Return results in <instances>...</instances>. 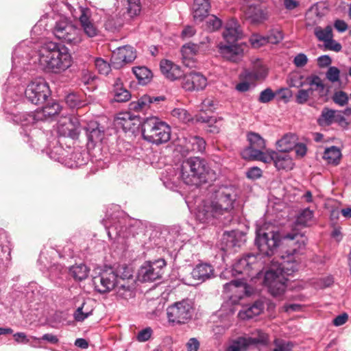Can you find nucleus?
I'll list each match as a JSON object with an SVG mask.
<instances>
[{
  "label": "nucleus",
  "mask_w": 351,
  "mask_h": 351,
  "mask_svg": "<svg viewBox=\"0 0 351 351\" xmlns=\"http://www.w3.org/2000/svg\"><path fill=\"white\" fill-rule=\"evenodd\" d=\"M116 288L117 297L119 299L128 300L135 296L136 282L130 278L128 281H118Z\"/></svg>",
  "instance_id": "25"
},
{
  "label": "nucleus",
  "mask_w": 351,
  "mask_h": 351,
  "mask_svg": "<svg viewBox=\"0 0 351 351\" xmlns=\"http://www.w3.org/2000/svg\"><path fill=\"white\" fill-rule=\"evenodd\" d=\"M193 306L189 300H183L169 306L167 309L168 320L173 324H182L190 320L193 315Z\"/></svg>",
  "instance_id": "11"
},
{
  "label": "nucleus",
  "mask_w": 351,
  "mask_h": 351,
  "mask_svg": "<svg viewBox=\"0 0 351 351\" xmlns=\"http://www.w3.org/2000/svg\"><path fill=\"white\" fill-rule=\"evenodd\" d=\"M206 141L197 136H189L183 138L180 144V152L182 154H189L191 152L202 153L206 149Z\"/></svg>",
  "instance_id": "19"
},
{
  "label": "nucleus",
  "mask_w": 351,
  "mask_h": 351,
  "mask_svg": "<svg viewBox=\"0 0 351 351\" xmlns=\"http://www.w3.org/2000/svg\"><path fill=\"white\" fill-rule=\"evenodd\" d=\"M263 150V149H261L258 152H254V154L250 156V158H246L245 160H260L265 163H270L271 162H274V154H276V152L269 150L264 152Z\"/></svg>",
  "instance_id": "43"
},
{
  "label": "nucleus",
  "mask_w": 351,
  "mask_h": 351,
  "mask_svg": "<svg viewBox=\"0 0 351 351\" xmlns=\"http://www.w3.org/2000/svg\"><path fill=\"white\" fill-rule=\"evenodd\" d=\"M182 87L186 91H198L204 89L207 84V79L199 72L191 71L183 73L180 78Z\"/></svg>",
  "instance_id": "17"
},
{
  "label": "nucleus",
  "mask_w": 351,
  "mask_h": 351,
  "mask_svg": "<svg viewBox=\"0 0 351 351\" xmlns=\"http://www.w3.org/2000/svg\"><path fill=\"white\" fill-rule=\"evenodd\" d=\"M210 8L209 0H194L193 16L196 23L202 22L208 14Z\"/></svg>",
  "instance_id": "31"
},
{
  "label": "nucleus",
  "mask_w": 351,
  "mask_h": 351,
  "mask_svg": "<svg viewBox=\"0 0 351 351\" xmlns=\"http://www.w3.org/2000/svg\"><path fill=\"white\" fill-rule=\"evenodd\" d=\"M153 103V99L149 95H143L136 103H132L131 108L135 110H143L149 108L150 104Z\"/></svg>",
  "instance_id": "53"
},
{
  "label": "nucleus",
  "mask_w": 351,
  "mask_h": 351,
  "mask_svg": "<svg viewBox=\"0 0 351 351\" xmlns=\"http://www.w3.org/2000/svg\"><path fill=\"white\" fill-rule=\"evenodd\" d=\"M275 97V93L271 88H266L261 92L258 101L261 103H267L271 101Z\"/></svg>",
  "instance_id": "63"
},
{
  "label": "nucleus",
  "mask_w": 351,
  "mask_h": 351,
  "mask_svg": "<svg viewBox=\"0 0 351 351\" xmlns=\"http://www.w3.org/2000/svg\"><path fill=\"white\" fill-rule=\"evenodd\" d=\"M255 239L261 254L269 256L274 254L280 245L289 247L285 251L288 255L295 253L298 249L306 245V238L300 233L293 232L281 237L273 226L264 224L256 231Z\"/></svg>",
  "instance_id": "1"
},
{
  "label": "nucleus",
  "mask_w": 351,
  "mask_h": 351,
  "mask_svg": "<svg viewBox=\"0 0 351 351\" xmlns=\"http://www.w3.org/2000/svg\"><path fill=\"white\" fill-rule=\"evenodd\" d=\"M128 12L131 16L137 15L141 11L140 0H127Z\"/></svg>",
  "instance_id": "61"
},
{
  "label": "nucleus",
  "mask_w": 351,
  "mask_h": 351,
  "mask_svg": "<svg viewBox=\"0 0 351 351\" xmlns=\"http://www.w3.org/2000/svg\"><path fill=\"white\" fill-rule=\"evenodd\" d=\"M305 245L298 249L295 253L288 255L287 260L282 263L272 262L269 269L265 271L264 282L268 287L269 291L274 296L282 295L287 287V276L291 275L298 269V264L291 256L300 252Z\"/></svg>",
  "instance_id": "5"
},
{
  "label": "nucleus",
  "mask_w": 351,
  "mask_h": 351,
  "mask_svg": "<svg viewBox=\"0 0 351 351\" xmlns=\"http://www.w3.org/2000/svg\"><path fill=\"white\" fill-rule=\"evenodd\" d=\"M264 309V304L261 300L256 301L253 304L243 307L239 313L242 319H252L260 315Z\"/></svg>",
  "instance_id": "34"
},
{
  "label": "nucleus",
  "mask_w": 351,
  "mask_h": 351,
  "mask_svg": "<svg viewBox=\"0 0 351 351\" xmlns=\"http://www.w3.org/2000/svg\"><path fill=\"white\" fill-rule=\"evenodd\" d=\"M247 140L250 145L241 152V156L244 159L250 158L254 152L265 148V140L257 133L250 132L247 134Z\"/></svg>",
  "instance_id": "23"
},
{
  "label": "nucleus",
  "mask_w": 351,
  "mask_h": 351,
  "mask_svg": "<svg viewBox=\"0 0 351 351\" xmlns=\"http://www.w3.org/2000/svg\"><path fill=\"white\" fill-rule=\"evenodd\" d=\"M335 110L324 108L320 117L318 119V123L320 125H329L334 123Z\"/></svg>",
  "instance_id": "51"
},
{
  "label": "nucleus",
  "mask_w": 351,
  "mask_h": 351,
  "mask_svg": "<svg viewBox=\"0 0 351 351\" xmlns=\"http://www.w3.org/2000/svg\"><path fill=\"white\" fill-rule=\"evenodd\" d=\"M166 262L160 258L145 262L139 269L138 278L141 282H153L161 278Z\"/></svg>",
  "instance_id": "14"
},
{
  "label": "nucleus",
  "mask_w": 351,
  "mask_h": 351,
  "mask_svg": "<svg viewBox=\"0 0 351 351\" xmlns=\"http://www.w3.org/2000/svg\"><path fill=\"white\" fill-rule=\"evenodd\" d=\"M95 65L98 72L102 75H108L111 69L110 64L101 58L95 59Z\"/></svg>",
  "instance_id": "56"
},
{
  "label": "nucleus",
  "mask_w": 351,
  "mask_h": 351,
  "mask_svg": "<svg viewBox=\"0 0 351 351\" xmlns=\"http://www.w3.org/2000/svg\"><path fill=\"white\" fill-rule=\"evenodd\" d=\"M25 46V43H20L14 49L12 56V65L14 68L18 66L20 63V59L23 58V49Z\"/></svg>",
  "instance_id": "60"
},
{
  "label": "nucleus",
  "mask_w": 351,
  "mask_h": 351,
  "mask_svg": "<svg viewBox=\"0 0 351 351\" xmlns=\"http://www.w3.org/2000/svg\"><path fill=\"white\" fill-rule=\"evenodd\" d=\"M117 282V276L111 267L101 269L98 274L93 278L95 289L100 293L110 292L115 288Z\"/></svg>",
  "instance_id": "12"
},
{
  "label": "nucleus",
  "mask_w": 351,
  "mask_h": 351,
  "mask_svg": "<svg viewBox=\"0 0 351 351\" xmlns=\"http://www.w3.org/2000/svg\"><path fill=\"white\" fill-rule=\"evenodd\" d=\"M171 114L183 123H187L191 120V116L183 108H175L172 110Z\"/></svg>",
  "instance_id": "57"
},
{
  "label": "nucleus",
  "mask_w": 351,
  "mask_h": 351,
  "mask_svg": "<svg viewBox=\"0 0 351 351\" xmlns=\"http://www.w3.org/2000/svg\"><path fill=\"white\" fill-rule=\"evenodd\" d=\"M79 17L80 25L84 33L89 38H93L98 35L99 29L96 24L90 18V12L88 9H81Z\"/></svg>",
  "instance_id": "24"
},
{
  "label": "nucleus",
  "mask_w": 351,
  "mask_h": 351,
  "mask_svg": "<svg viewBox=\"0 0 351 351\" xmlns=\"http://www.w3.org/2000/svg\"><path fill=\"white\" fill-rule=\"evenodd\" d=\"M71 275L77 280H82L88 277L89 269L84 264H79L72 266L70 269Z\"/></svg>",
  "instance_id": "44"
},
{
  "label": "nucleus",
  "mask_w": 351,
  "mask_h": 351,
  "mask_svg": "<svg viewBox=\"0 0 351 351\" xmlns=\"http://www.w3.org/2000/svg\"><path fill=\"white\" fill-rule=\"evenodd\" d=\"M313 218V211L308 208H306L298 215L295 220L296 226L302 227L308 226L312 224Z\"/></svg>",
  "instance_id": "45"
},
{
  "label": "nucleus",
  "mask_w": 351,
  "mask_h": 351,
  "mask_svg": "<svg viewBox=\"0 0 351 351\" xmlns=\"http://www.w3.org/2000/svg\"><path fill=\"white\" fill-rule=\"evenodd\" d=\"M315 34L319 40L326 43L332 37V27L330 26H327L324 29L316 27Z\"/></svg>",
  "instance_id": "54"
},
{
  "label": "nucleus",
  "mask_w": 351,
  "mask_h": 351,
  "mask_svg": "<svg viewBox=\"0 0 351 351\" xmlns=\"http://www.w3.org/2000/svg\"><path fill=\"white\" fill-rule=\"evenodd\" d=\"M306 82L307 83L304 75L299 72H293L291 73L288 77V83L291 87L300 88L302 87Z\"/></svg>",
  "instance_id": "50"
},
{
  "label": "nucleus",
  "mask_w": 351,
  "mask_h": 351,
  "mask_svg": "<svg viewBox=\"0 0 351 351\" xmlns=\"http://www.w3.org/2000/svg\"><path fill=\"white\" fill-rule=\"evenodd\" d=\"M341 157V153L339 148L332 146L326 149L323 158L326 162L332 165L339 164Z\"/></svg>",
  "instance_id": "42"
},
{
  "label": "nucleus",
  "mask_w": 351,
  "mask_h": 351,
  "mask_svg": "<svg viewBox=\"0 0 351 351\" xmlns=\"http://www.w3.org/2000/svg\"><path fill=\"white\" fill-rule=\"evenodd\" d=\"M108 237L110 239H119L128 237V234L126 232L127 228L122 226L121 221L118 223H114L110 226H108L107 221L104 224Z\"/></svg>",
  "instance_id": "37"
},
{
  "label": "nucleus",
  "mask_w": 351,
  "mask_h": 351,
  "mask_svg": "<svg viewBox=\"0 0 351 351\" xmlns=\"http://www.w3.org/2000/svg\"><path fill=\"white\" fill-rule=\"evenodd\" d=\"M237 197V190L232 185H223L213 191L210 197L201 202L197 207L195 218L203 223L230 211Z\"/></svg>",
  "instance_id": "2"
},
{
  "label": "nucleus",
  "mask_w": 351,
  "mask_h": 351,
  "mask_svg": "<svg viewBox=\"0 0 351 351\" xmlns=\"http://www.w3.org/2000/svg\"><path fill=\"white\" fill-rule=\"evenodd\" d=\"M53 32L58 39L70 45H78L83 40L81 29L67 19L57 21Z\"/></svg>",
  "instance_id": "7"
},
{
  "label": "nucleus",
  "mask_w": 351,
  "mask_h": 351,
  "mask_svg": "<svg viewBox=\"0 0 351 351\" xmlns=\"http://www.w3.org/2000/svg\"><path fill=\"white\" fill-rule=\"evenodd\" d=\"M71 160L73 159V161H65V165L70 168H76L86 164V161L82 157L81 153H73L71 155Z\"/></svg>",
  "instance_id": "55"
},
{
  "label": "nucleus",
  "mask_w": 351,
  "mask_h": 351,
  "mask_svg": "<svg viewBox=\"0 0 351 351\" xmlns=\"http://www.w3.org/2000/svg\"><path fill=\"white\" fill-rule=\"evenodd\" d=\"M267 341L268 335L258 330L252 336L241 337L233 341L226 351H247L252 346L265 344Z\"/></svg>",
  "instance_id": "13"
},
{
  "label": "nucleus",
  "mask_w": 351,
  "mask_h": 351,
  "mask_svg": "<svg viewBox=\"0 0 351 351\" xmlns=\"http://www.w3.org/2000/svg\"><path fill=\"white\" fill-rule=\"evenodd\" d=\"M267 75V69L263 62L260 60H257L253 62L252 66L249 69H245L242 73V76L245 80L252 82L264 80Z\"/></svg>",
  "instance_id": "22"
},
{
  "label": "nucleus",
  "mask_w": 351,
  "mask_h": 351,
  "mask_svg": "<svg viewBox=\"0 0 351 351\" xmlns=\"http://www.w3.org/2000/svg\"><path fill=\"white\" fill-rule=\"evenodd\" d=\"M243 10L252 23L258 24L267 19L266 5L262 0H245Z\"/></svg>",
  "instance_id": "15"
},
{
  "label": "nucleus",
  "mask_w": 351,
  "mask_h": 351,
  "mask_svg": "<svg viewBox=\"0 0 351 351\" xmlns=\"http://www.w3.org/2000/svg\"><path fill=\"white\" fill-rule=\"evenodd\" d=\"M216 102L211 98L205 99L201 104V110L204 112H213L215 109Z\"/></svg>",
  "instance_id": "64"
},
{
  "label": "nucleus",
  "mask_w": 351,
  "mask_h": 351,
  "mask_svg": "<svg viewBox=\"0 0 351 351\" xmlns=\"http://www.w3.org/2000/svg\"><path fill=\"white\" fill-rule=\"evenodd\" d=\"M38 110L29 113H23L19 116V121L23 127L33 125L40 120V118L37 117Z\"/></svg>",
  "instance_id": "47"
},
{
  "label": "nucleus",
  "mask_w": 351,
  "mask_h": 351,
  "mask_svg": "<svg viewBox=\"0 0 351 351\" xmlns=\"http://www.w3.org/2000/svg\"><path fill=\"white\" fill-rule=\"evenodd\" d=\"M88 144L92 143L95 145L96 143L101 141L104 137V131L101 130L96 122L88 124L86 128Z\"/></svg>",
  "instance_id": "38"
},
{
  "label": "nucleus",
  "mask_w": 351,
  "mask_h": 351,
  "mask_svg": "<svg viewBox=\"0 0 351 351\" xmlns=\"http://www.w3.org/2000/svg\"><path fill=\"white\" fill-rule=\"evenodd\" d=\"M296 136L293 134H287L277 141V149L280 152H288L295 145Z\"/></svg>",
  "instance_id": "41"
},
{
  "label": "nucleus",
  "mask_w": 351,
  "mask_h": 351,
  "mask_svg": "<svg viewBox=\"0 0 351 351\" xmlns=\"http://www.w3.org/2000/svg\"><path fill=\"white\" fill-rule=\"evenodd\" d=\"M260 255L247 254L238 260L233 265L232 274H243L247 278L258 276L261 272L262 262Z\"/></svg>",
  "instance_id": "8"
},
{
  "label": "nucleus",
  "mask_w": 351,
  "mask_h": 351,
  "mask_svg": "<svg viewBox=\"0 0 351 351\" xmlns=\"http://www.w3.org/2000/svg\"><path fill=\"white\" fill-rule=\"evenodd\" d=\"M143 138L153 144L160 145L170 140L171 128L156 117L147 118L142 125Z\"/></svg>",
  "instance_id": "6"
},
{
  "label": "nucleus",
  "mask_w": 351,
  "mask_h": 351,
  "mask_svg": "<svg viewBox=\"0 0 351 351\" xmlns=\"http://www.w3.org/2000/svg\"><path fill=\"white\" fill-rule=\"evenodd\" d=\"M85 302L82 304V305L77 308L75 312L74 313V318L77 322L84 321L86 318H87L91 314V310L84 309L85 308Z\"/></svg>",
  "instance_id": "58"
},
{
  "label": "nucleus",
  "mask_w": 351,
  "mask_h": 351,
  "mask_svg": "<svg viewBox=\"0 0 351 351\" xmlns=\"http://www.w3.org/2000/svg\"><path fill=\"white\" fill-rule=\"evenodd\" d=\"M234 313V310L230 307L227 308L226 305H223L221 309L217 313V316L220 319L221 324V325L216 326V329H217L219 332L224 330L230 326L231 317Z\"/></svg>",
  "instance_id": "36"
},
{
  "label": "nucleus",
  "mask_w": 351,
  "mask_h": 351,
  "mask_svg": "<svg viewBox=\"0 0 351 351\" xmlns=\"http://www.w3.org/2000/svg\"><path fill=\"white\" fill-rule=\"evenodd\" d=\"M115 274L117 276V281H128L130 278L136 280L133 275L132 270L125 265L119 266L115 271Z\"/></svg>",
  "instance_id": "49"
},
{
  "label": "nucleus",
  "mask_w": 351,
  "mask_h": 351,
  "mask_svg": "<svg viewBox=\"0 0 351 351\" xmlns=\"http://www.w3.org/2000/svg\"><path fill=\"white\" fill-rule=\"evenodd\" d=\"M307 84L309 85L308 88H300L295 95V102L298 104H304L309 100H314L317 97V94L322 95L324 90V84L322 79L313 75L306 77Z\"/></svg>",
  "instance_id": "9"
},
{
  "label": "nucleus",
  "mask_w": 351,
  "mask_h": 351,
  "mask_svg": "<svg viewBox=\"0 0 351 351\" xmlns=\"http://www.w3.org/2000/svg\"><path fill=\"white\" fill-rule=\"evenodd\" d=\"M242 36V31L237 21L231 19L228 21L223 32V37L228 43H234Z\"/></svg>",
  "instance_id": "29"
},
{
  "label": "nucleus",
  "mask_w": 351,
  "mask_h": 351,
  "mask_svg": "<svg viewBox=\"0 0 351 351\" xmlns=\"http://www.w3.org/2000/svg\"><path fill=\"white\" fill-rule=\"evenodd\" d=\"M132 71L140 84H146L152 77V72L147 67H134Z\"/></svg>",
  "instance_id": "46"
},
{
  "label": "nucleus",
  "mask_w": 351,
  "mask_h": 351,
  "mask_svg": "<svg viewBox=\"0 0 351 351\" xmlns=\"http://www.w3.org/2000/svg\"><path fill=\"white\" fill-rule=\"evenodd\" d=\"M199 50V45L194 43H186L182 47V61L189 68H195L197 65L195 56Z\"/></svg>",
  "instance_id": "27"
},
{
  "label": "nucleus",
  "mask_w": 351,
  "mask_h": 351,
  "mask_svg": "<svg viewBox=\"0 0 351 351\" xmlns=\"http://www.w3.org/2000/svg\"><path fill=\"white\" fill-rule=\"evenodd\" d=\"M112 94L113 100L117 102H125L131 97L130 92L123 88V84L119 78L116 79L113 84Z\"/></svg>",
  "instance_id": "35"
},
{
  "label": "nucleus",
  "mask_w": 351,
  "mask_h": 351,
  "mask_svg": "<svg viewBox=\"0 0 351 351\" xmlns=\"http://www.w3.org/2000/svg\"><path fill=\"white\" fill-rule=\"evenodd\" d=\"M293 344L282 339H276L274 341V351H291Z\"/></svg>",
  "instance_id": "59"
},
{
  "label": "nucleus",
  "mask_w": 351,
  "mask_h": 351,
  "mask_svg": "<svg viewBox=\"0 0 351 351\" xmlns=\"http://www.w3.org/2000/svg\"><path fill=\"white\" fill-rule=\"evenodd\" d=\"M247 288V280L245 278L232 280L225 284L223 286L224 291L226 293H233V295L230 296L233 302L236 301L233 298L241 299L244 295H248L249 292Z\"/></svg>",
  "instance_id": "21"
},
{
  "label": "nucleus",
  "mask_w": 351,
  "mask_h": 351,
  "mask_svg": "<svg viewBox=\"0 0 351 351\" xmlns=\"http://www.w3.org/2000/svg\"><path fill=\"white\" fill-rule=\"evenodd\" d=\"M138 121V119L136 117L132 116L128 112L121 113L117 118V124L124 131L132 130Z\"/></svg>",
  "instance_id": "39"
},
{
  "label": "nucleus",
  "mask_w": 351,
  "mask_h": 351,
  "mask_svg": "<svg viewBox=\"0 0 351 351\" xmlns=\"http://www.w3.org/2000/svg\"><path fill=\"white\" fill-rule=\"evenodd\" d=\"M136 58V53L131 46H123L113 51L112 62L117 66H121L123 64L132 62Z\"/></svg>",
  "instance_id": "20"
},
{
  "label": "nucleus",
  "mask_w": 351,
  "mask_h": 351,
  "mask_svg": "<svg viewBox=\"0 0 351 351\" xmlns=\"http://www.w3.org/2000/svg\"><path fill=\"white\" fill-rule=\"evenodd\" d=\"M199 50V45L194 43H186L182 47V61L189 68H195L197 65L195 56Z\"/></svg>",
  "instance_id": "26"
},
{
  "label": "nucleus",
  "mask_w": 351,
  "mask_h": 351,
  "mask_svg": "<svg viewBox=\"0 0 351 351\" xmlns=\"http://www.w3.org/2000/svg\"><path fill=\"white\" fill-rule=\"evenodd\" d=\"M191 275L194 280L204 281L214 276V269L210 264L201 263L196 265Z\"/></svg>",
  "instance_id": "32"
},
{
  "label": "nucleus",
  "mask_w": 351,
  "mask_h": 351,
  "mask_svg": "<svg viewBox=\"0 0 351 351\" xmlns=\"http://www.w3.org/2000/svg\"><path fill=\"white\" fill-rule=\"evenodd\" d=\"M245 241V234L241 231L226 232L221 239V250L229 253L235 252Z\"/></svg>",
  "instance_id": "16"
},
{
  "label": "nucleus",
  "mask_w": 351,
  "mask_h": 351,
  "mask_svg": "<svg viewBox=\"0 0 351 351\" xmlns=\"http://www.w3.org/2000/svg\"><path fill=\"white\" fill-rule=\"evenodd\" d=\"M35 62H38L40 69L58 74L71 66L72 57L66 47L49 42L40 48Z\"/></svg>",
  "instance_id": "3"
},
{
  "label": "nucleus",
  "mask_w": 351,
  "mask_h": 351,
  "mask_svg": "<svg viewBox=\"0 0 351 351\" xmlns=\"http://www.w3.org/2000/svg\"><path fill=\"white\" fill-rule=\"evenodd\" d=\"M275 167L278 169L291 170L294 166V162L292 158L285 152H276L274 154V162Z\"/></svg>",
  "instance_id": "33"
},
{
  "label": "nucleus",
  "mask_w": 351,
  "mask_h": 351,
  "mask_svg": "<svg viewBox=\"0 0 351 351\" xmlns=\"http://www.w3.org/2000/svg\"><path fill=\"white\" fill-rule=\"evenodd\" d=\"M65 102L71 108H78L86 105L84 101L81 99L80 96L74 93H69L66 96Z\"/></svg>",
  "instance_id": "48"
},
{
  "label": "nucleus",
  "mask_w": 351,
  "mask_h": 351,
  "mask_svg": "<svg viewBox=\"0 0 351 351\" xmlns=\"http://www.w3.org/2000/svg\"><path fill=\"white\" fill-rule=\"evenodd\" d=\"M218 47L220 55L227 60L237 62L243 56V50L239 45L221 43L218 45Z\"/></svg>",
  "instance_id": "28"
},
{
  "label": "nucleus",
  "mask_w": 351,
  "mask_h": 351,
  "mask_svg": "<svg viewBox=\"0 0 351 351\" xmlns=\"http://www.w3.org/2000/svg\"><path fill=\"white\" fill-rule=\"evenodd\" d=\"M205 29L209 32H213L218 29L221 26V21L215 15H208L204 18Z\"/></svg>",
  "instance_id": "52"
},
{
  "label": "nucleus",
  "mask_w": 351,
  "mask_h": 351,
  "mask_svg": "<svg viewBox=\"0 0 351 351\" xmlns=\"http://www.w3.org/2000/svg\"><path fill=\"white\" fill-rule=\"evenodd\" d=\"M25 95L31 103L38 105L43 104L50 95V90L47 82L43 77H37L27 85Z\"/></svg>",
  "instance_id": "10"
},
{
  "label": "nucleus",
  "mask_w": 351,
  "mask_h": 351,
  "mask_svg": "<svg viewBox=\"0 0 351 351\" xmlns=\"http://www.w3.org/2000/svg\"><path fill=\"white\" fill-rule=\"evenodd\" d=\"M167 180L173 183L181 179L187 185L198 186L207 182L210 171L204 160L199 157L189 158L184 160L178 172L172 167L166 169Z\"/></svg>",
  "instance_id": "4"
},
{
  "label": "nucleus",
  "mask_w": 351,
  "mask_h": 351,
  "mask_svg": "<svg viewBox=\"0 0 351 351\" xmlns=\"http://www.w3.org/2000/svg\"><path fill=\"white\" fill-rule=\"evenodd\" d=\"M162 73L169 80L174 81L180 79L183 75L181 68L171 61L162 60L160 63Z\"/></svg>",
  "instance_id": "30"
},
{
  "label": "nucleus",
  "mask_w": 351,
  "mask_h": 351,
  "mask_svg": "<svg viewBox=\"0 0 351 351\" xmlns=\"http://www.w3.org/2000/svg\"><path fill=\"white\" fill-rule=\"evenodd\" d=\"M250 42L254 48H258L267 43V37L259 34L252 35L250 38Z\"/></svg>",
  "instance_id": "62"
},
{
  "label": "nucleus",
  "mask_w": 351,
  "mask_h": 351,
  "mask_svg": "<svg viewBox=\"0 0 351 351\" xmlns=\"http://www.w3.org/2000/svg\"><path fill=\"white\" fill-rule=\"evenodd\" d=\"M61 110V106L59 103L52 101L44 106L42 109L37 110V117L40 118V120H45L57 114Z\"/></svg>",
  "instance_id": "40"
},
{
  "label": "nucleus",
  "mask_w": 351,
  "mask_h": 351,
  "mask_svg": "<svg viewBox=\"0 0 351 351\" xmlns=\"http://www.w3.org/2000/svg\"><path fill=\"white\" fill-rule=\"evenodd\" d=\"M56 132L60 136L77 138L80 134L78 120L67 116L60 117L56 124Z\"/></svg>",
  "instance_id": "18"
}]
</instances>
